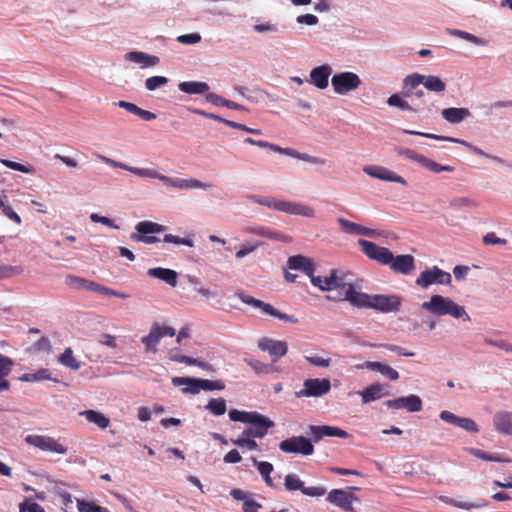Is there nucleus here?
Masks as SVG:
<instances>
[{
  "label": "nucleus",
  "instance_id": "obj_47",
  "mask_svg": "<svg viewBox=\"0 0 512 512\" xmlns=\"http://www.w3.org/2000/svg\"><path fill=\"white\" fill-rule=\"evenodd\" d=\"M421 166H423L435 173L452 172L454 170V168L452 166L438 164L435 161H433L427 157H424V160H423Z\"/></svg>",
  "mask_w": 512,
  "mask_h": 512
},
{
  "label": "nucleus",
  "instance_id": "obj_14",
  "mask_svg": "<svg viewBox=\"0 0 512 512\" xmlns=\"http://www.w3.org/2000/svg\"><path fill=\"white\" fill-rule=\"evenodd\" d=\"M385 405L388 408L406 409L409 412H419L423 407L421 398L414 394L387 400Z\"/></svg>",
  "mask_w": 512,
  "mask_h": 512
},
{
  "label": "nucleus",
  "instance_id": "obj_36",
  "mask_svg": "<svg viewBox=\"0 0 512 512\" xmlns=\"http://www.w3.org/2000/svg\"><path fill=\"white\" fill-rule=\"evenodd\" d=\"M90 423L96 424L99 428L105 429L109 426L110 420L102 413L95 410H84L80 412Z\"/></svg>",
  "mask_w": 512,
  "mask_h": 512
},
{
  "label": "nucleus",
  "instance_id": "obj_29",
  "mask_svg": "<svg viewBox=\"0 0 512 512\" xmlns=\"http://www.w3.org/2000/svg\"><path fill=\"white\" fill-rule=\"evenodd\" d=\"M172 384L176 387L184 386L181 391L183 394H199L200 393V387H199V379L198 378H192V377H173L172 378Z\"/></svg>",
  "mask_w": 512,
  "mask_h": 512
},
{
  "label": "nucleus",
  "instance_id": "obj_54",
  "mask_svg": "<svg viewBox=\"0 0 512 512\" xmlns=\"http://www.w3.org/2000/svg\"><path fill=\"white\" fill-rule=\"evenodd\" d=\"M250 367L253 368V370L260 374V373H270L273 371L272 366L269 364H265L259 360H253V359H245L244 360Z\"/></svg>",
  "mask_w": 512,
  "mask_h": 512
},
{
  "label": "nucleus",
  "instance_id": "obj_34",
  "mask_svg": "<svg viewBox=\"0 0 512 512\" xmlns=\"http://www.w3.org/2000/svg\"><path fill=\"white\" fill-rule=\"evenodd\" d=\"M247 232L256 236H260L267 239H272L276 241L288 242L290 238L288 236H284L278 232L272 231L266 227H249Z\"/></svg>",
  "mask_w": 512,
  "mask_h": 512
},
{
  "label": "nucleus",
  "instance_id": "obj_46",
  "mask_svg": "<svg viewBox=\"0 0 512 512\" xmlns=\"http://www.w3.org/2000/svg\"><path fill=\"white\" fill-rule=\"evenodd\" d=\"M285 488L288 491H296V490H303L304 483L301 481V479L296 474H288L285 477L284 482Z\"/></svg>",
  "mask_w": 512,
  "mask_h": 512
},
{
  "label": "nucleus",
  "instance_id": "obj_19",
  "mask_svg": "<svg viewBox=\"0 0 512 512\" xmlns=\"http://www.w3.org/2000/svg\"><path fill=\"white\" fill-rule=\"evenodd\" d=\"M258 347L260 350L266 351L271 356H273V361H276L278 358L283 357L288 351L286 342L266 337L259 340Z\"/></svg>",
  "mask_w": 512,
  "mask_h": 512
},
{
  "label": "nucleus",
  "instance_id": "obj_41",
  "mask_svg": "<svg viewBox=\"0 0 512 512\" xmlns=\"http://www.w3.org/2000/svg\"><path fill=\"white\" fill-rule=\"evenodd\" d=\"M387 104L391 107H398L404 111L417 112L420 110L419 105H416V106L410 105L399 94H392L390 97H388Z\"/></svg>",
  "mask_w": 512,
  "mask_h": 512
},
{
  "label": "nucleus",
  "instance_id": "obj_17",
  "mask_svg": "<svg viewBox=\"0 0 512 512\" xmlns=\"http://www.w3.org/2000/svg\"><path fill=\"white\" fill-rule=\"evenodd\" d=\"M440 419L470 433H477L479 431V427L473 419L459 417L447 410H444L440 413Z\"/></svg>",
  "mask_w": 512,
  "mask_h": 512
},
{
  "label": "nucleus",
  "instance_id": "obj_40",
  "mask_svg": "<svg viewBox=\"0 0 512 512\" xmlns=\"http://www.w3.org/2000/svg\"><path fill=\"white\" fill-rule=\"evenodd\" d=\"M252 463L257 467L260 475L263 477L265 483L272 487L273 482L270 477L271 472L273 471L274 467L270 462L267 461H258L256 458H252Z\"/></svg>",
  "mask_w": 512,
  "mask_h": 512
},
{
  "label": "nucleus",
  "instance_id": "obj_56",
  "mask_svg": "<svg viewBox=\"0 0 512 512\" xmlns=\"http://www.w3.org/2000/svg\"><path fill=\"white\" fill-rule=\"evenodd\" d=\"M470 452L475 457L480 458V459L485 460V461H491V462H505V461H507L506 459H503L500 456L492 455V454H489V453H487L485 451H482V450H479V449L472 448V449H470Z\"/></svg>",
  "mask_w": 512,
  "mask_h": 512
},
{
  "label": "nucleus",
  "instance_id": "obj_42",
  "mask_svg": "<svg viewBox=\"0 0 512 512\" xmlns=\"http://www.w3.org/2000/svg\"><path fill=\"white\" fill-rule=\"evenodd\" d=\"M59 362L61 365L71 369V370H79L81 368V363L73 356V351L71 348H66L64 352L59 357Z\"/></svg>",
  "mask_w": 512,
  "mask_h": 512
},
{
  "label": "nucleus",
  "instance_id": "obj_57",
  "mask_svg": "<svg viewBox=\"0 0 512 512\" xmlns=\"http://www.w3.org/2000/svg\"><path fill=\"white\" fill-rule=\"evenodd\" d=\"M200 33L194 32L190 34L179 35L176 40L183 45H195L201 41Z\"/></svg>",
  "mask_w": 512,
  "mask_h": 512
},
{
  "label": "nucleus",
  "instance_id": "obj_43",
  "mask_svg": "<svg viewBox=\"0 0 512 512\" xmlns=\"http://www.w3.org/2000/svg\"><path fill=\"white\" fill-rule=\"evenodd\" d=\"M450 207L454 210H462L465 208H472L477 206L474 199L468 197H455L449 203Z\"/></svg>",
  "mask_w": 512,
  "mask_h": 512
},
{
  "label": "nucleus",
  "instance_id": "obj_12",
  "mask_svg": "<svg viewBox=\"0 0 512 512\" xmlns=\"http://www.w3.org/2000/svg\"><path fill=\"white\" fill-rule=\"evenodd\" d=\"M331 389L329 379L312 378L306 379L303 383V388L295 393L297 398L301 397H321L327 394Z\"/></svg>",
  "mask_w": 512,
  "mask_h": 512
},
{
  "label": "nucleus",
  "instance_id": "obj_62",
  "mask_svg": "<svg viewBox=\"0 0 512 512\" xmlns=\"http://www.w3.org/2000/svg\"><path fill=\"white\" fill-rule=\"evenodd\" d=\"M90 220L95 223H101V224L108 226L110 228H113V229H119V226L117 224H115V222L112 219L105 217V216H101L97 213H92L90 215Z\"/></svg>",
  "mask_w": 512,
  "mask_h": 512
},
{
  "label": "nucleus",
  "instance_id": "obj_26",
  "mask_svg": "<svg viewBox=\"0 0 512 512\" xmlns=\"http://www.w3.org/2000/svg\"><path fill=\"white\" fill-rule=\"evenodd\" d=\"M358 394L362 397V402L364 404L378 400L384 396H388L390 393L386 389V387L380 383H375L362 391H359Z\"/></svg>",
  "mask_w": 512,
  "mask_h": 512
},
{
  "label": "nucleus",
  "instance_id": "obj_22",
  "mask_svg": "<svg viewBox=\"0 0 512 512\" xmlns=\"http://www.w3.org/2000/svg\"><path fill=\"white\" fill-rule=\"evenodd\" d=\"M337 222L339 223L342 231H344L347 234L363 235V236H367V237H375V236L380 235V233L374 229H370V228L361 226L360 224L351 222L342 217H339L337 219Z\"/></svg>",
  "mask_w": 512,
  "mask_h": 512
},
{
  "label": "nucleus",
  "instance_id": "obj_63",
  "mask_svg": "<svg viewBox=\"0 0 512 512\" xmlns=\"http://www.w3.org/2000/svg\"><path fill=\"white\" fill-rule=\"evenodd\" d=\"M93 281H88L84 278L76 277V276H69L67 278V283L69 285H72L79 289H86L89 290L88 284L92 283Z\"/></svg>",
  "mask_w": 512,
  "mask_h": 512
},
{
  "label": "nucleus",
  "instance_id": "obj_37",
  "mask_svg": "<svg viewBox=\"0 0 512 512\" xmlns=\"http://www.w3.org/2000/svg\"><path fill=\"white\" fill-rule=\"evenodd\" d=\"M214 416L224 415L227 411V404L224 398H212L204 407Z\"/></svg>",
  "mask_w": 512,
  "mask_h": 512
},
{
  "label": "nucleus",
  "instance_id": "obj_8",
  "mask_svg": "<svg viewBox=\"0 0 512 512\" xmlns=\"http://www.w3.org/2000/svg\"><path fill=\"white\" fill-rule=\"evenodd\" d=\"M279 449L288 454L309 456L314 453L312 440L305 436H292L279 443Z\"/></svg>",
  "mask_w": 512,
  "mask_h": 512
},
{
  "label": "nucleus",
  "instance_id": "obj_10",
  "mask_svg": "<svg viewBox=\"0 0 512 512\" xmlns=\"http://www.w3.org/2000/svg\"><path fill=\"white\" fill-rule=\"evenodd\" d=\"M25 442L45 452H52L61 455L67 453V447L50 436L37 434L27 435Z\"/></svg>",
  "mask_w": 512,
  "mask_h": 512
},
{
  "label": "nucleus",
  "instance_id": "obj_18",
  "mask_svg": "<svg viewBox=\"0 0 512 512\" xmlns=\"http://www.w3.org/2000/svg\"><path fill=\"white\" fill-rule=\"evenodd\" d=\"M363 171L367 175H369L373 178L379 179V180L400 183L402 185L407 184L406 180L403 177L397 175L396 173H394V172L390 171L389 169L382 167V166H376V165L365 166L363 168Z\"/></svg>",
  "mask_w": 512,
  "mask_h": 512
},
{
  "label": "nucleus",
  "instance_id": "obj_5",
  "mask_svg": "<svg viewBox=\"0 0 512 512\" xmlns=\"http://www.w3.org/2000/svg\"><path fill=\"white\" fill-rule=\"evenodd\" d=\"M136 232L131 233L130 239L134 242L144 244H154L160 241V238L149 235L154 233H162L166 230L164 225L152 221H141L135 226Z\"/></svg>",
  "mask_w": 512,
  "mask_h": 512
},
{
  "label": "nucleus",
  "instance_id": "obj_55",
  "mask_svg": "<svg viewBox=\"0 0 512 512\" xmlns=\"http://www.w3.org/2000/svg\"><path fill=\"white\" fill-rule=\"evenodd\" d=\"M396 153L399 155V156H403V157H406L412 161H415L417 163H419L420 165H422V162L424 160V157L423 155H420L418 153H416L415 151L411 150V149H407V148H397L396 149Z\"/></svg>",
  "mask_w": 512,
  "mask_h": 512
},
{
  "label": "nucleus",
  "instance_id": "obj_15",
  "mask_svg": "<svg viewBox=\"0 0 512 512\" xmlns=\"http://www.w3.org/2000/svg\"><path fill=\"white\" fill-rule=\"evenodd\" d=\"M412 77L409 79L412 86L422 84L427 90L435 93H442L446 89V84L438 76L412 73Z\"/></svg>",
  "mask_w": 512,
  "mask_h": 512
},
{
  "label": "nucleus",
  "instance_id": "obj_9",
  "mask_svg": "<svg viewBox=\"0 0 512 512\" xmlns=\"http://www.w3.org/2000/svg\"><path fill=\"white\" fill-rule=\"evenodd\" d=\"M331 84L336 94L346 95L359 88L361 79L356 73L345 71L334 74Z\"/></svg>",
  "mask_w": 512,
  "mask_h": 512
},
{
  "label": "nucleus",
  "instance_id": "obj_50",
  "mask_svg": "<svg viewBox=\"0 0 512 512\" xmlns=\"http://www.w3.org/2000/svg\"><path fill=\"white\" fill-rule=\"evenodd\" d=\"M168 83V78L165 76H152L146 79L145 87L149 91H154Z\"/></svg>",
  "mask_w": 512,
  "mask_h": 512
},
{
  "label": "nucleus",
  "instance_id": "obj_33",
  "mask_svg": "<svg viewBox=\"0 0 512 512\" xmlns=\"http://www.w3.org/2000/svg\"><path fill=\"white\" fill-rule=\"evenodd\" d=\"M13 365L12 359L0 353V391L10 389V382L6 377L11 373Z\"/></svg>",
  "mask_w": 512,
  "mask_h": 512
},
{
  "label": "nucleus",
  "instance_id": "obj_2",
  "mask_svg": "<svg viewBox=\"0 0 512 512\" xmlns=\"http://www.w3.org/2000/svg\"><path fill=\"white\" fill-rule=\"evenodd\" d=\"M228 415L233 422L249 424V427L245 428L241 434L253 439L264 438L268 434V430L275 426L273 420L256 411L231 409Z\"/></svg>",
  "mask_w": 512,
  "mask_h": 512
},
{
  "label": "nucleus",
  "instance_id": "obj_61",
  "mask_svg": "<svg viewBox=\"0 0 512 512\" xmlns=\"http://www.w3.org/2000/svg\"><path fill=\"white\" fill-rule=\"evenodd\" d=\"M307 433L311 436L309 439L312 440L313 445L324 438L322 425H310Z\"/></svg>",
  "mask_w": 512,
  "mask_h": 512
},
{
  "label": "nucleus",
  "instance_id": "obj_52",
  "mask_svg": "<svg viewBox=\"0 0 512 512\" xmlns=\"http://www.w3.org/2000/svg\"><path fill=\"white\" fill-rule=\"evenodd\" d=\"M163 241L166 242V243H173V244H176V245H184V246H187V247H193L194 246V241L191 237H184V238H181V237H178V236H175V235H172V234H166L163 238Z\"/></svg>",
  "mask_w": 512,
  "mask_h": 512
},
{
  "label": "nucleus",
  "instance_id": "obj_24",
  "mask_svg": "<svg viewBox=\"0 0 512 512\" xmlns=\"http://www.w3.org/2000/svg\"><path fill=\"white\" fill-rule=\"evenodd\" d=\"M493 425L496 431L512 435V412L505 410L496 412L493 417Z\"/></svg>",
  "mask_w": 512,
  "mask_h": 512
},
{
  "label": "nucleus",
  "instance_id": "obj_64",
  "mask_svg": "<svg viewBox=\"0 0 512 512\" xmlns=\"http://www.w3.org/2000/svg\"><path fill=\"white\" fill-rule=\"evenodd\" d=\"M20 512H45L36 502L26 500L20 505Z\"/></svg>",
  "mask_w": 512,
  "mask_h": 512
},
{
  "label": "nucleus",
  "instance_id": "obj_16",
  "mask_svg": "<svg viewBox=\"0 0 512 512\" xmlns=\"http://www.w3.org/2000/svg\"><path fill=\"white\" fill-rule=\"evenodd\" d=\"M355 496L342 489H333L327 495V501L346 512H353V501Z\"/></svg>",
  "mask_w": 512,
  "mask_h": 512
},
{
  "label": "nucleus",
  "instance_id": "obj_27",
  "mask_svg": "<svg viewBox=\"0 0 512 512\" xmlns=\"http://www.w3.org/2000/svg\"><path fill=\"white\" fill-rule=\"evenodd\" d=\"M287 265L289 269L303 271L308 277L312 276L315 271V266L312 260L302 255L290 256L288 258Z\"/></svg>",
  "mask_w": 512,
  "mask_h": 512
},
{
  "label": "nucleus",
  "instance_id": "obj_38",
  "mask_svg": "<svg viewBox=\"0 0 512 512\" xmlns=\"http://www.w3.org/2000/svg\"><path fill=\"white\" fill-rule=\"evenodd\" d=\"M51 379V373L47 368H41L36 372L25 373L19 377V380L22 382H40Z\"/></svg>",
  "mask_w": 512,
  "mask_h": 512
},
{
  "label": "nucleus",
  "instance_id": "obj_21",
  "mask_svg": "<svg viewBox=\"0 0 512 512\" xmlns=\"http://www.w3.org/2000/svg\"><path fill=\"white\" fill-rule=\"evenodd\" d=\"M389 266L396 273L408 275L415 269V258L410 254L393 255Z\"/></svg>",
  "mask_w": 512,
  "mask_h": 512
},
{
  "label": "nucleus",
  "instance_id": "obj_58",
  "mask_svg": "<svg viewBox=\"0 0 512 512\" xmlns=\"http://www.w3.org/2000/svg\"><path fill=\"white\" fill-rule=\"evenodd\" d=\"M77 508L79 512H105L100 506L86 500L77 499Z\"/></svg>",
  "mask_w": 512,
  "mask_h": 512
},
{
  "label": "nucleus",
  "instance_id": "obj_7",
  "mask_svg": "<svg viewBox=\"0 0 512 512\" xmlns=\"http://www.w3.org/2000/svg\"><path fill=\"white\" fill-rule=\"evenodd\" d=\"M451 282V274L438 266L422 271L415 280V284L423 289H427L433 284L450 285Z\"/></svg>",
  "mask_w": 512,
  "mask_h": 512
},
{
  "label": "nucleus",
  "instance_id": "obj_31",
  "mask_svg": "<svg viewBox=\"0 0 512 512\" xmlns=\"http://www.w3.org/2000/svg\"><path fill=\"white\" fill-rule=\"evenodd\" d=\"M178 89L190 95L206 94L210 87L206 82L202 81H183L178 84Z\"/></svg>",
  "mask_w": 512,
  "mask_h": 512
},
{
  "label": "nucleus",
  "instance_id": "obj_3",
  "mask_svg": "<svg viewBox=\"0 0 512 512\" xmlns=\"http://www.w3.org/2000/svg\"><path fill=\"white\" fill-rule=\"evenodd\" d=\"M421 308L437 317L451 316L452 318L464 321L471 320L464 306L457 304L449 297L439 294L432 295L428 301L421 304Z\"/></svg>",
  "mask_w": 512,
  "mask_h": 512
},
{
  "label": "nucleus",
  "instance_id": "obj_45",
  "mask_svg": "<svg viewBox=\"0 0 512 512\" xmlns=\"http://www.w3.org/2000/svg\"><path fill=\"white\" fill-rule=\"evenodd\" d=\"M368 346L370 347H375V348H385L391 352H394L398 355H401V356H406V357H413L415 355L414 352H410V351H407L405 348L401 347V346H398V345H394V344H375V343H370L368 344Z\"/></svg>",
  "mask_w": 512,
  "mask_h": 512
},
{
  "label": "nucleus",
  "instance_id": "obj_32",
  "mask_svg": "<svg viewBox=\"0 0 512 512\" xmlns=\"http://www.w3.org/2000/svg\"><path fill=\"white\" fill-rule=\"evenodd\" d=\"M162 338V334L160 333V325L154 323L149 331V334L142 338V343L145 345V350L147 352L155 353L157 351V345Z\"/></svg>",
  "mask_w": 512,
  "mask_h": 512
},
{
  "label": "nucleus",
  "instance_id": "obj_4",
  "mask_svg": "<svg viewBox=\"0 0 512 512\" xmlns=\"http://www.w3.org/2000/svg\"><path fill=\"white\" fill-rule=\"evenodd\" d=\"M247 199L252 203L263 205L279 212H284L291 215H300L308 218L315 216V211L312 207L301 203L279 200L256 194L248 195Z\"/></svg>",
  "mask_w": 512,
  "mask_h": 512
},
{
  "label": "nucleus",
  "instance_id": "obj_51",
  "mask_svg": "<svg viewBox=\"0 0 512 512\" xmlns=\"http://www.w3.org/2000/svg\"><path fill=\"white\" fill-rule=\"evenodd\" d=\"M323 435L324 437H338V438H348L349 434L347 431L329 425H322Z\"/></svg>",
  "mask_w": 512,
  "mask_h": 512
},
{
  "label": "nucleus",
  "instance_id": "obj_23",
  "mask_svg": "<svg viewBox=\"0 0 512 512\" xmlns=\"http://www.w3.org/2000/svg\"><path fill=\"white\" fill-rule=\"evenodd\" d=\"M345 296L347 298V302H349L353 307L359 309L371 308L372 294L357 291L353 284L350 287V292L346 293Z\"/></svg>",
  "mask_w": 512,
  "mask_h": 512
},
{
  "label": "nucleus",
  "instance_id": "obj_30",
  "mask_svg": "<svg viewBox=\"0 0 512 512\" xmlns=\"http://www.w3.org/2000/svg\"><path fill=\"white\" fill-rule=\"evenodd\" d=\"M442 117L451 124H459L464 119L471 116L469 109L467 108H445L441 112Z\"/></svg>",
  "mask_w": 512,
  "mask_h": 512
},
{
  "label": "nucleus",
  "instance_id": "obj_20",
  "mask_svg": "<svg viewBox=\"0 0 512 512\" xmlns=\"http://www.w3.org/2000/svg\"><path fill=\"white\" fill-rule=\"evenodd\" d=\"M332 74V68L328 64H323L313 68L310 71L309 82L320 90H324L329 85V77Z\"/></svg>",
  "mask_w": 512,
  "mask_h": 512
},
{
  "label": "nucleus",
  "instance_id": "obj_28",
  "mask_svg": "<svg viewBox=\"0 0 512 512\" xmlns=\"http://www.w3.org/2000/svg\"><path fill=\"white\" fill-rule=\"evenodd\" d=\"M147 274L150 277L164 281L165 283L169 284L172 287H175L177 285L178 274L175 270L169 268L155 267L148 269Z\"/></svg>",
  "mask_w": 512,
  "mask_h": 512
},
{
  "label": "nucleus",
  "instance_id": "obj_25",
  "mask_svg": "<svg viewBox=\"0 0 512 512\" xmlns=\"http://www.w3.org/2000/svg\"><path fill=\"white\" fill-rule=\"evenodd\" d=\"M125 59L141 65V68L156 66L160 59L142 51H130L125 54Z\"/></svg>",
  "mask_w": 512,
  "mask_h": 512
},
{
  "label": "nucleus",
  "instance_id": "obj_1",
  "mask_svg": "<svg viewBox=\"0 0 512 512\" xmlns=\"http://www.w3.org/2000/svg\"><path fill=\"white\" fill-rule=\"evenodd\" d=\"M99 159H101L104 163L113 168H120L126 170L132 174H135L139 177L152 178L160 180L165 186L173 187L180 190L187 189H204L210 187V184L204 183L200 180L194 178L182 179V178H172L166 175L158 173L155 169L149 168H138L129 166L125 163L116 161L114 159L108 158L104 155H97Z\"/></svg>",
  "mask_w": 512,
  "mask_h": 512
},
{
  "label": "nucleus",
  "instance_id": "obj_59",
  "mask_svg": "<svg viewBox=\"0 0 512 512\" xmlns=\"http://www.w3.org/2000/svg\"><path fill=\"white\" fill-rule=\"evenodd\" d=\"M352 285H347L345 287H338V289H334L332 294L327 296V299L330 301H347L345 296L346 293L350 292V287Z\"/></svg>",
  "mask_w": 512,
  "mask_h": 512
},
{
  "label": "nucleus",
  "instance_id": "obj_6",
  "mask_svg": "<svg viewBox=\"0 0 512 512\" xmlns=\"http://www.w3.org/2000/svg\"><path fill=\"white\" fill-rule=\"evenodd\" d=\"M403 133L410 134V135L421 136V137H425V138H429V139H434V140L458 143V144H461V145L467 147L470 151H472L473 153H475L478 156L490 159V160L495 161V162H497L499 164H503L504 163L503 159H501L500 157L494 156V155H490V154L484 152L479 147H477V146H475V145H473V144H471V143H469L467 141L458 139V138L449 137V136H441V135H436V134H432V133L420 132V131L409 130V129H404Z\"/></svg>",
  "mask_w": 512,
  "mask_h": 512
},
{
  "label": "nucleus",
  "instance_id": "obj_53",
  "mask_svg": "<svg viewBox=\"0 0 512 512\" xmlns=\"http://www.w3.org/2000/svg\"><path fill=\"white\" fill-rule=\"evenodd\" d=\"M330 278H333L331 284V292L334 289H338V287H345L347 285H352L346 281V277L343 273H339L337 270H332L330 273Z\"/></svg>",
  "mask_w": 512,
  "mask_h": 512
},
{
  "label": "nucleus",
  "instance_id": "obj_39",
  "mask_svg": "<svg viewBox=\"0 0 512 512\" xmlns=\"http://www.w3.org/2000/svg\"><path fill=\"white\" fill-rule=\"evenodd\" d=\"M238 298L245 304L252 306L254 308L261 309L264 313L269 314L271 313L273 306L271 304L265 303L261 300H258L252 296L245 295L243 293L238 294Z\"/></svg>",
  "mask_w": 512,
  "mask_h": 512
},
{
  "label": "nucleus",
  "instance_id": "obj_49",
  "mask_svg": "<svg viewBox=\"0 0 512 512\" xmlns=\"http://www.w3.org/2000/svg\"><path fill=\"white\" fill-rule=\"evenodd\" d=\"M198 383L200 384L199 385L200 391L201 390H205V391L218 390V391H221V390L225 389V384L222 381H219V380L212 381V380H208V379H199Z\"/></svg>",
  "mask_w": 512,
  "mask_h": 512
},
{
  "label": "nucleus",
  "instance_id": "obj_11",
  "mask_svg": "<svg viewBox=\"0 0 512 512\" xmlns=\"http://www.w3.org/2000/svg\"><path fill=\"white\" fill-rule=\"evenodd\" d=\"M401 307V297L394 294H372L371 308L380 313H396Z\"/></svg>",
  "mask_w": 512,
  "mask_h": 512
},
{
  "label": "nucleus",
  "instance_id": "obj_35",
  "mask_svg": "<svg viewBox=\"0 0 512 512\" xmlns=\"http://www.w3.org/2000/svg\"><path fill=\"white\" fill-rule=\"evenodd\" d=\"M413 78L412 74L407 75L403 79L402 84V95L406 98H416V99H424L426 94L423 89L419 88L420 85L412 86L409 79Z\"/></svg>",
  "mask_w": 512,
  "mask_h": 512
},
{
  "label": "nucleus",
  "instance_id": "obj_44",
  "mask_svg": "<svg viewBox=\"0 0 512 512\" xmlns=\"http://www.w3.org/2000/svg\"><path fill=\"white\" fill-rule=\"evenodd\" d=\"M311 283L318 287L321 291H329L331 292V284L333 278H330V275L327 277L315 276L314 273L312 276H309Z\"/></svg>",
  "mask_w": 512,
  "mask_h": 512
},
{
  "label": "nucleus",
  "instance_id": "obj_48",
  "mask_svg": "<svg viewBox=\"0 0 512 512\" xmlns=\"http://www.w3.org/2000/svg\"><path fill=\"white\" fill-rule=\"evenodd\" d=\"M232 443L240 448H246L250 451L259 449L258 443L253 438H249L242 434L237 439L232 440Z\"/></svg>",
  "mask_w": 512,
  "mask_h": 512
},
{
  "label": "nucleus",
  "instance_id": "obj_60",
  "mask_svg": "<svg viewBox=\"0 0 512 512\" xmlns=\"http://www.w3.org/2000/svg\"><path fill=\"white\" fill-rule=\"evenodd\" d=\"M259 246H260L259 242L243 244L241 246V248L236 252L235 257L237 259H242L245 256H247L248 254L255 251Z\"/></svg>",
  "mask_w": 512,
  "mask_h": 512
},
{
  "label": "nucleus",
  "instance_id": "obj_13",
  "mask_svg": "<svg viewBox=\"0 0 512 512\" xmlns=\"http://www.w3.org/2000/svg\"><path fill=\"white\" fill-rule=\"evenodd\" d=\"M359 245L362 247L363 252L368 258L375 260L382 265H389L393 260V253L386 247L378 246L373 242L363 239L359 240Z\"/></svg>",
  "mask_w": 512,
  "mask_h": 512
}]
</instances>
